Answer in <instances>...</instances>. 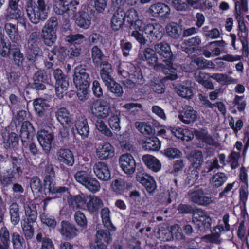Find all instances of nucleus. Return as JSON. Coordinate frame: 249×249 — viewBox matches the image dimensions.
<instances>
[{
	"instance_id": "f257e3e1",
	"label": "nucleus",
	"mask_w": 249,
	"mask_h": 249,
	"mask_svg": "<svg viewBox=\"0 0 249 249\" xmlns=\"http://www.w3.org/2000/svg\"><path fill=\"white\" fill-rule=\"evenodd\" d=\"M154 48L156 53L163 59L162 63H157L154 66V70L168 75L166 77L167 79H177L178 76L174 72L175 69L173 66L174 57L170 45L166 42H160L155 44Z\"/></svg>"
},
{
	"instance_id": "f03ea898",
	"label": "nucleus",
	"mask_w": 249,
	"mask_h": 249,
	"mask_svg": "<svg viewBox=\"0 0 249 249\" xmlns=\"http://www.w3.org/2000/svg\"><path fill=\"white\" fill-rule=\"evenodd\" d=\"M27 16L34 24L45 20L48 17L49 7L45 0H37L36 3L28 4L26 8Z\"/></svg>"
},
{
	"instance_id": "7ed1b4c3",
	"label": "nucleus",
	"mask_w": 249,
	"mask_h": 249,
	"mask_svg": "<svg viewBox=\"0 0 249 249\" xmlns=\"http://www.w3.org/2000/svg\"><path fill=\"white\" fill-rule=\"evenodd\" d=\"M42 194L53 198H58L62 195H70V188L68 186H56L55 179L43 180Z\"/></svg>"
},
{
	"instance_id": "20e7f679",
	"label": "nucleus",
	"mask_w": 249,
	"mask_h": 249,
	"mask_svg": "<svg viewBox=\"0 0 249 249\" xmlns=\"http://www.w3.org/2000/svg\"><path fill=\"white\" fill-rule=\"evenodd\" d=\"M57 26L58 20L54 17L50 18L45 23L41 31V37L46 45L51 46L55 43Z\"/></svg>"
},
{
	"instance_id": "39448f33",
	"label": "nucleus",
	"mask_w": 249,
	"mask_h": 249,
	"mask_svg": "<svg viewBox=\"0 0 249 249\" xmlns=\"http://www.w3.org/2000/svg\"><path fill=\"white\" fill-rule=\"evenodd\" d=\"M73 80L75 86L79 92L82 93L87 92L89 85L90 78L81 65L75 68Z\"/></svg>"
},
{
	"instance_id": "423d86ee",
	"label": "nucleus",
	"mask_w": 249,
	"mask_h": 249,
	"mask_svg": "<svg viewBox=\"0 0 249 249\" xmlns=\"http://www.w3.org/2000/svg\"><path fill=\"white\" fill-rule=\"evenodd\" d=\"M193 222L197 225L198 230L204 232L211 229L212 219L205 211L197 209L194 213Z\"/></svg>"
},
{
	"instance_id": "0eeeda50",
	"label": "nucleus",
	"mask_w": 249,
	"mask_h": 249,
	"mask_svg": "<svg viewBox=\"0 0 249 249\" xmlns=\"http://www.w3.org/2000/svg\"><path fill=\"white\" fill-rule=\"evenodd\" d=\"M119 166L122 170L126 174L132 175L135 171L136 168L140 170L142 169L141 165L136 163L135 160L132 155L129 153L122 155L119 159Z\"/></svg>"
},
{
	"instance_id": "6e6552de",
	"label": "nucleus",
	"mask_w": 249,
	"mask_h": 249,
	"mask_svg": "<svg viewBox=\"0 0 249 249\" xmlns=\"http://www.w3.org/2000/svg\"><path fill=\"white\" fill-rule=\"evenodd\" d=\"M188 159L193 168L191 173H189V177L196 180L198 178L199 172L197 170L200 168L203 162L202 152L201 151L195 150L188 155Z\"/></svg>"
},
{
	"instance_id": "1a4fd4ad",
	"label": "nucleus",
	"mask_w": 249,
	"mask_h": 249,
	"mask_svg": "<svg viewBox=\"0 0 249 249\" xmlns=\"http://www.w3.org/2000/svg\"><path fill=\"white\" fill-rule=\"evenodd\" d=\"M7 157L11 165L9 169L15 172L18 176L20 175L23 172L26 162L24 156L16 152H11L7 155Z\"/></svg>"
},
{
	"instance_id": "9d476101",
	"label": "nucleus",
	"mask_w": 249,
	"mask_h": 249,
	"mask_svg": "<svg viewBox=\"0 0 249 249\" xmlns=\"http://www.w3.org/2000/svg\"><path fill=\"white\" fill-rule=\"evenodd\" d=\"M92 113L98 118H107L112 112L110 105L104 100L94 101L91 106Z\"/></svg>"
},
{
	"instance_id": "9b49d317",
	"label": "nucleus",
	"mask_w": 249,
	"mask_h": 249,
	"mask_svg": "<svg viewBox=\"0 0 249 249\" xmlns=\"http://www.w3.org/2000/svg\"><path fill=\"white\" fill-rule=\"evenodd\" d=\"M112 238L110 231L107 230L97 231L95 242L90 245L91 249H108L107 246L111 242Z\"/></svg>"
},
{
	"instance_id": "f8f14e48",
	"label": "nucleus",
	"mask_w": 249,
	"mask_h": 249,
	"mask_svg": "<svg viewBox=\"0 0 249 249\" xmlns=\"http://www.w3.org/2000/svg\"><path fill=\"white\" fill-rule=\"evenodd\" d=\"M136 179L144 187L146 191L150 194H153L157 188L156 182L154 178L144 173L143 169L139 171V174H137Z\"/></svg>"
},
{
	"instance_id": "ddd939ff",
	"label": "nucleus",
	"mask_w": 249,
	"mask_h": 249,
	"mask_svg": "<svg viewBox=\"0 0 249 249\" xmlns=\"http://www.w3.org/2000/svg\"><path fill=\"white\" fill-rule=\"evenodd\" d=\"M38 142L45 153L48 154L52 148V143L54 139L53 134L44 129L40 130L37 133Z\"/></svg>"
},
{
	"instance_id": "4468645a",
	"label": "nucleus",
	"mask_w": 249,
	"mask_h": 249,
	"mask_svg": "<svg viewBox=\"0 0 249 249\" xmlns=\"http://www.w3.org/2000/svg\"><path fill=\"white\" fill-rule=\"evenodd\" d=\"M2 144L6 150H12L13 152L18 149L19 145V136L15 132H11L7 133H2Z\"/></svg>"
},
{
	"instance_id": "2eb2a0df",
	"label": "nucleus",
	"mask_w": 249,
	"mask_h": 249,
	"mask_svg": "<svg viewBox=\"0 0 249 249\" xmlns=\"http://www.w3.org/2000/svg\"><path fill=\"white\" fill-rule=\"evenodd\" d=\"M191 201L198 205L206 206L213 202L212 197L205 196L202 189L195 190L189 194Z\"/></svg>"
},
{
	"instance_id": "dca6fc26",
	"label": "nucleus",
	"mask_w": 249,
	"mask_h": 249,
	"mask_svg": "<svg viewBox=\"0 0 249 249\" xmlns=\"http://www.w3.org/2000/svg\"><path fill=\"white\" fill-rule=\"evenodd\" d=\"M93 169L96 176L100 180L107 181L111 179V172L107 163L101 161L96 162Z\"/></svg>"
},
{
	"instance_id": "f3484780",
	"label": "nucleus",
	"mask_w": 249,
	"mask_h": 249,
	"mask_svg": "<svg viewBox=\"0 0 249 249\" xmlns=\"http://www.w3.org/2000/svg\"><path fill=\"white\" fill-rule=\"evenodd\" d=\"M163 27L159 23L148 24L144 28V33L151 41L160 39L162 36Z\"/></svg>"
},
{
	"instance_id": "a211bd4d",
	"label": "nucleus",
	"mask_w": 249,
	"mask_h": 249,
	"mask_svg": "<svg viewBox=\"0 0 249 249\" xmlns=\"http://www.w3.org/2000/svg\"><path fill=\"white\" fill-rule=\"evenodd\" d=\"M17 175L8 169L0 172V186L2 192L8 190L9 186L13 184Z\"/></svg>"
},
{
	"instance_id": "6ab92c4d",
	"label": "nucleus",
	"mask_w": 249,
	"mask_h": 249,
	"mask_svg": "<svg viewBox=\"0 0 249 249\" xmlns=\"http://www.w3.org/2000/svg\"><path fill=\"white\" fill-rule=\"evenodd\" d=\"M97 157L101 160H107L113 158L115 155L113 146L108 142L98 145L96 151Z\"/></svg>"
},
{
	"instance_id": "aec40b11",
	"label": "nucleus",
	"mask_w": 249,
	"mask_h": 249,
	"mask_svg": "<svg viewBox=\"0 0 249 249\" xmlns=\"http://www.w3.org/2000/svg\"><path fill=\"white\" fill-rule=\"evenodd\" d=\"M147 12L153 17H167L170 14V8L166 4L157 3L151 5Z\"/></svg>"
},
{
	"instance_id": "412c9836",
	"label": "nucleus",
	"mask_w": 249,
	"mask_h": 249,
	"mask_svg": "<svg viewBox=\"0 0 249 249\" xmlns=\"http://www.w3.org/2000/svg\"><path fill=\"white\" fill-rule=\"evenodd\" d=\"M60 233L67 239H72L76 237L79 231L74 225L68 221L63 220L61 223Z\"/></svg>"
},
{
	"instance_id": "4be33fe9",
	"label": "nucleus",
	"mask_w": 249,
	"mask_h": 249,
	"mask_svg": "<svg viewBox=\"0 0 249 249\" xmlns=\"http://www.w3.org/2000/svg\"><path fill=\"white\" fill-rule=\"evenodd\" d=\"M142 146L145 151H158L161 147V142L157 137H146L142 140Z\"/></svg>"
},
{
	"instance_id": "5701e85b",
	"label": "nucleus",
	"mask_w": 249,
	"mask_h": 249,
	"mask_svg": "<svg viewBox=\"0 0 249 249\" xmlns=\"http://www.w3.org/2000/svg\"><path fill=\"white\" fill-rule=\"evenodd\" d=\"M57 160L63 164L72 166L74 163L73 153L69 149L61 148L56 153Z\"/></svg>"
},
{
	"instance_id": "b1692460",
	"label": "nucleus",
	"mask_w": 249,
	"mask_h": 249,
	"mask_svg": "<svg viewBox=\"0 0 249 249\" xmlns=\"http://www.w3.org/2000/svg\"><path fill=\"white\" fill-rule=\"evenodd\" d=\"M127 79L124 84L130 88L135 86V84H141L143 83L144 79L142 72L139 68L135 67V69H132Z\"/></svg>"
},
{
	"instance_id": "393cba45",
	"label": "nucleus",
	"mask_w": 249,
	"mask_h": 249,
	"mask_svg": "<svg viewBox=\"0 0 249 249\" xmlns=\"http://www.w3.org/2000/svg\"><path fill=\"white\" fill-rule=\"evenodd\" d=\"M87 11L82 10L79 12L75 20V23L80 28L85 29H88L91 24V19L92 15L89 13L88 9Z\"/></svg>"
},
{
	"instance_id": "a878e982",
	"label": "nucleus",
	"mask_w": 249,
	"mask_h": 249,
	"mask_svg": "<svg viewBox=\"0 0 249 249\" xmlns=\"http://www.w3.org/2000/svg\"><path fill=\"white\" fill-rule=\"evenodd\" d=\"M74 126L77 133L81 136V139H85L89 135V128L87 119L85 116L80 117L75 120Z\"/></svg>"
},
{
	"instance_id": "bb28decb",
	"label": "nucleus",
	"mask_w": 249,
	"mask_h": 249,
	"mask_svg": "<svg viewBox=\"0 0 249 249\" xmlns=\"http://www.w3.org/2000/svg\"><path fill=\"white\" fill-rule=\"evenodd\" d=\"M125 18V11L121 8H118L112 17L111 26L112 29L118 31L122 28L124 24Z\"/></svg>"
},
{
	"instance_id": "cd10ccee",
	"label": "nucleus",
	"mask_w": 249,
	"mask_h": 249,
	"mask_svg": "<svg viewBox=\"0 0 249 249\" xmlns=\"http://www.w3.org/2000/svg\"><path fill=\"white\" fill-rule=\"evenodd\" d=\"M139 58L142 61H145L151 66H154L158 63V58L155 49L150 48H145L139 54Z\"/></svg>"
},
{
	"instance_id": "c85d7f7f",
	"label": "nucleus",
	"mask_w": 249,
	"mask_h": 249,
	"mask_svg": "<svg viewBox=\"0 0 249 249\" xmlns=\"http://www.w3.org/2000/svg\"><path fill=\"white\" fill-rule=\"evenodd\" d=\"M160 124L154 119L147 122H142L139 123L137 128L139 131L143 134H155V128L159 127Z\"/></svg>"
},
{
	"instance_id": "c756f323",
	"label": "nucleus",
	"mask_w": 249,
	"mask_h": 249,
	"mask_svg": "<svg viewBox=\"0 0 249 249\" xmlns=\"http://www.w3.org/2000/svg\"><path fill=\"white\" fill-rule=\"evenodd\" d=\"M229 219V214L227 213L224 215L222 220H218L217 225L213 230V231L215 232L214 236L215 237H219L221 233H225L230 231Z\"/></svg>"
},
{
	"instance_id": "7c9ffc66",
	"label": "nucleus",
	"mask_w": 249,
	"mask_h": 249,
	"mask_svg": "<svg viewBox=\"0 0 249 249\" xmlns=\"http://www.w3.org/2000/svg\"><path fill=\"white\" fill-rule=\"evenodd\" d=\"M142 160L147 168L153 171L157 172L161 169V163L155 156L148 154L144 155Z\"/></svg>"
},
{
	"instance_id": "2f4dec72",
	"label": "nucleus",
	"mask_w": 249,
	"mask_h": 249,
	"mask_svg": "<svg viewBox=\"0 0 249 249\" xmlns=\"http://www.w3.org/2000/svg\"><path fill=\"white\" fill-rule=\"evenodd\" d=\"M171 132L178 139L182 141L189 142L194 138L192 131L188 128L182 127L172 128Z\"/></svg>"
},
{
	"instance_id": "473e14b6",
	"label": "nucleus",
	"mask_w": 249,
	"mask_h": 249,
	"mask_svg": "<svg viewBox=\"0 0 249 249\" xmlns=\"http://www.w3.org/2000/svg\"><path fill=\"white\" fill-rule=\"evenodd\" d=\"M197 112L191 106H187L182 114L179 115L180 120L184 124L194 123L197 119Z\"/></svg>"
},
{
	"instance_id": "72a5a7b5",
	"label": "nucleus",
	"mask_w": 249,
	"mask_h": 249,
	"mask_svg": "<svg viewBox=\"0 0 249 249\" xmlns=\"http://www.w3.org/2000/svg\"><path fill=\"white\" fill-rule=\"evenodd\" d=\"M103 205V202L100 198L94 196H89L85 206L89 213L97 214Z\"/></svg>"
},
{
	"instance_id": "f704fd0d",
	"label": "nucleus",
	"mask_w": 249,
	"mask_h": 249,
	"mask_svg": "<svg viewBox=\"0 0 249 249\" xmlns=\"http://www.w3.org/2000/svg\"><path fill=\"white\" fill-rule=\"evenodd\" d=\"M56 117L59 122L63 126H70L72 118L70 112L65 107L59 108L56 112Z\"/></svg>"
},
{
	"instance_id": "c9c22d12",
	"label": "nucleus",
	"mask_w": 249,
	"mask_h": 249,
	"mask_svg": "<svg viewBox=\"0 0 249 249\" xmlns=\"http://www.w3.org/2000/svg\"><path fill=\"white\" fill-rule=\"evenodd\" d=\"M89 199V196L84 194L72 196L68 200L69 205L77 208H83L85 207L87 201Z\"/></svg>"
},
{
	"instance_id": "e433bc0d",
	"label": "nucleus",
	"mask_w": 249,
	"mask_h": 249,
	"mask_svg": "<svg viewBox=\"0 0 249 249\" xmlns=\"http://www.w3.org/2000/svg\"><path fill=\"white\" fill-rule=\"evenodd\" d=\"M178 228L177 231L175 233L176 238L178 240H185L186 236H190L193 232L192 226L188 224H185L182 228L180 227L178 225H175L171 227L173 228Z\"/></svg>"
},
{
	"instance_id": "4c0bfd02",
	"label": "nucleus",
	"mask_w": 249,
	"mask_h": 249,
	"mask_svg": "<svg viewBox=\"0 0 249 249\" xmlns=\"http://www.w3.org/2000/svg\"><path fill=\"white\" fill-rule=\"evenodd\" d=\"M100 76L105 85L111 81L113 78L111 76L112 69L111 64L107 61H103L101 63Z\"/></svg>"
},
{
	"instance_id": "58836bf2",
	"label": "nucleus",
	"mask_w": 249,
	"mask_h": 249,
	"mask_svg": "<svg viewBox=\"0 0 249 249\" xmlns=\"http://www.w3.org/2000/svg\"><path fill=\"white\" fill-rule=\"evenodd\" d=\"M101 217L103 225L107 228V231H114L116 227L113 225L110 218V211L108 208L104 207L101 211Z\"/></svg>"
},
{
	"instance_id": "ea45409f",
	"label": "nucleus",
	"mask_w": 249,
	"mask_h": 249,
	"mask_svg": "<svg viewBox=\"0 0 249 249\" xmlns=\"http://www.w3.org/2000/svg\"><path fill=\"white\" fill-rule=\"evenodd\" d=\"M175 89L177 93H193L196 92V86L194 83L187 81L182 84H177Z\"/></svg>"
},
{
	"instance_id": "a19ab883",
	"label": "nucleus",
	"mask_w": 249,
	"mask_h": 249,
	"mask_svg": "<svg viewBox=\"0 0 249 249\" xmlns=\"http://www.w3.org/2000/svg\"><path fill=\"white\" fill-rule=\"evenodd\" d=\"M36 114L40 117H44L50 106L46 103V100L42 98L36 99L33 103Z\"/></svg>"
},
{
	"instance_id": "79ce46f5",
	"label": "nucleus",
	"mask_w": 249,
	"mask_h": 249,
	"mask_svg": "<svg viewBox=\"0 0 249 249\" xmlns=\"http://www.w3.org/2000/svg\"><path fill=\"white\" fill-rule=\"evenodd\" d=\"M19 137L21 139L33 138L35 134V129L32 124L28 121H24L21 124Z\"/></svg>"
},
{
	"instance_id": "37998d69",
	"label": "nucleus",
	"mask_w": 249,
	"mask_h": 249,
	"mask_svg": "<svg viewBox=\"0 0 249 249\" xmlns=\"http://www.w3.org/2000/svg\"><path fill=\"white\" fill-rule=\"evenodd\" d=\"M195 135L197 140L201 141L208 145H214V140L211 135L208 134V132L206 128L195 130Z\"/></svg>"
},
{
	"instance_id": "c03bdc74",
	"label": "nucleus",
	"mask_w": 249,
	"mask_h": 249,
	"mask_svg": "<svg viewBox=\"0 0 249 249\" xmlns=\"http://www.w3.org/2000/svg\"><path fill=\"white\" fill-rule=\"evenodd\" d=\"M135 69V66L130 62H122L117 66V73L121 78H128L131 69Z\"/></svg>"
},
{
	"instance_id": "a18cd8bd",
	"label": "nucleus",
	"mask_w": 249,
	"mask_h": 249,
	"mask_svg": "<svg viewBox=\"0 0 249 249\" xmlns=\"http://www.w3.org/2000/svg\"><path fill=\"white\" fill-rule=\"evenodd\" d=\"M4 28L6 34L11 41L17 43L20 39V36L18 32V28L15 25L11 23H6Z\"/></svg>"
},
{
	"instance_id": "49530a36",
	"label": "nucleus",
	"mask_w": 249,
	"mask_h": 249,
	"mask_svg": "<svg viewBox=\"0 0 249 249\" xmlns=\"http://www.w3.org/2000/svg\"><path fill=\"white\" fill-rule=\"evenodd\" d=\"M125 181L121 178H117L111 183L113 191L117 195H124L128 190V185L125 186Z\"/></svg>"
},
{
	"instance_id": "de8ad7c7",
	"label": "nucleus",
	"mask_w": 249,
	"mask_h": 249,
	"mask_svg": "<svg viewBox=\"0 0 249 249\" xmlns=\"http://www.w3.org/2000/svg\"><path fill=\"white\" fill-rule=\"evenodd\" d=\"M33 80L34 83L33 85V89L36 90H44L45 86L42 83L45 80L44 72L42 71H38L34 75Z\"/></svg>"
},
{
	"instance_id": "09e8293b",
	"label": "nucleus",
	"mask_w": 249,
	"mask_h": 249,
	"mask_svg": "<svg viewBox=\"0 0 249 249\" xmlns=\"http://www.w3.org/2000/svg\"><path fill=\"white\" fill-rule=\"evenodd\" d=\"M178 196V193L175 189L171 188L167 192H164L160 196V202L162 204H169L173 200H176Z\"/></svg>"
},
{
	"instance_id": "8fccbe9b",
	"label": "nucleus",
	"mask_w": 249,
	"mask_h": 249,
	"mask_svg": "<svg viewBox=\"0 0 249 249\" xmlns=\"http://www.w3.org/2000/svg\"><path fill=\"white\" fill-rule=\"evenodd\" d=\"M187 2L194 8L201 11H205L212 7L211 2L209 0H187Z\"/></svg>"
},
{
	"instance_id": "3c124183",
	"label": "nucleus",
	"mask_w": 249,
	"mask_h": 249,
	"mask_svg": "<svg viewBox=\"0 0 249 249\" xmlns=\"http://www.w3.org/2000/svg\"><path fill=\"white\" fill-rule=\"evenodd\" d=\"M22 148L24 150H29L30 153L35 156L38 153V150L33 138L21 139Z\"/></svg>"
},
{
	"instance_id": "603ef678",
	"label": "nucleus",
	"mask_w": 249,
	"mask_h": 249,
	"mask_svg": "<svg viewBox=\"0 0 249 249\" xmlns=\"http://www.w3.org/2000/svg\"><path fill=\"white\" fill-rule=\"evenodd\" d=\"M228 179L227 175L223 172H218L210 179L212 185L216 188L222 186Z\"/></svg>"
},
{
	"instance_id": "864d4df0",
	"label": "nucleus",
	"mask_w": 249,
	"mask_h": 249,
	"mask_svg": "<svg viewBox=\"0 0 249 249\" xmlns=\"http://www.w3.org/2000/svg\"><path fill=\"white\" fill-rule=\"evenodd\" d=\"M245 107V103L243 100V98L236 95L231 106L230 107L229 110L231 113L236 114L237 110L242 111L244 109Z\"/></svg>"
},
{
	"instance_id": "5fc2aeb1",
	"label": "nucleus",
	"mask_w": 249,
	"mask_h": 249,
	"mask_svg": "<svg viewBox=\"0 0 249 249\" xmlns=\"http://www.w3.org/2000/svg\"><path fill=\"white\" fill-rule=\"evenodd\" d=\"M9 213L12 223L16 225L20 221L19 206L17 203L13 202L10 205Z\"/></svg>"
},
{
	"instance_id": "6e6d98bb",
	"label": "nucleus",
	"mask_w": 249,
	"mask_h": 249,
	"mask_svg": "<svg viewBox=\"0 0 249 249\" xmlns=\"http://www.w3.org/2000/svg\"><path fill=\"white\" fill-rule=\"evenodd\" d=\"M120 145L124 151H132L133 145L131 143L130 137L127 134H123L119 138Z\"/></svg>"
},
{
	"instance_id": "4d7b16f0",
	"label": "nucleus",
	"mask_w": 249,
	"mask_h": 249,
	"mask_svg": "<svg viewBox=\"0 0 249 249\" xmlns=\"http://www.w3.org/2000/svg\"><path fill=\"white\" fill-rule=\"evenodd\" d=\"M25 213L26 218H25L22 223H28L33 224L36 221L37 213L36 209H32L31 207H27L25 209Z\"/></svg>"
},
{
	"instance_id": "13d9d810",
	"label": "nucleus",
	"mask_w": 249,
	"mask_h": 249,
	"mask_svg": "<svg viewBox=\"0 0 249 249\" xmlns=\"http://www.w3.org/2000/svg\"><path fill=\"white\" fill-rule=\"evenodd\" d=\"M95 126L98 130L105 136L111 137L113 136V133L111 130L101 119L98 118L95 122Z\"/></svg>"
},
{
	"instance_id": "bf43d9fd",
	"label": "nucleus",
	"mask_w": 249,
	"mask_h": 249,
	"mask_svg": "<svg viewBox=\"0 0 249 249\" xmlns=\"http://www.w3.org/2000/svg\"><path fill=\"white\" fill-rule=\"evenodd\" d=\"M92 193H96L100 189V184L97 179L92 175L84 186Z\"/></svg>"
},
{
	"instance_id": "052dcab7",
	"label": "nucleus",
	"mask_w": 249,
	"mask_h": 249,
	"mask_svg": "<svg viewBox=\"0 0 249 249\" xmlns=\"http://www.w3.org/2000/svg\"><path fill=\"white\" fill-rule=\"evenodd\" d=\"M43 180L55 179L56 177L54 168L52 164L47 163L42 172Z\"/></svg>"
},
{
	"instance_id": "680f3d73",
	"label": "nucleus",
	"mask_w": 249,
	"mask_h": 249,
	"mask_svg": "<svg viewBox=\"0 0 249 249\" xmlns=\"http://www.w3.org/2000/svg\"><path fill=\"white\" fill-rule=\"evenodd\" d=\"M92 175L90 172L84 170H80L76 172L74 177L77 182L84 186L88 180Z\"/></svg>"
},
{
	"instance_id": "e2e57ef3",
	"label": "nucleus",
	"mask_w": 249,
	"mask_h": 249,
	"mask_svg": "<svg viewBox=\"0 0 249 249\" xmlns=\"http://www.w3.org/2000/svg\"><path fill=\"white\" fill-rule=\"evenodd\" d=\"M211 77L222 84H229L237 82L236 79L223 74L215 73L213 74Z\"/></svg>"
},
{
	"instance_id": "0e129e2a",
	"label": "nucleus",
	"mask_w": 249,
	"mask_h": 249,
	"mask_svg": "<svg viewBox=\"0 0 249 249\" xmlns=\"http://www.w3.org/2000/svg\"><path fill=\"white\" fill-rule=\"evenodd\" d=\"M240 157V153L234 151H232L228 156L227 162L230 164V166L232 169H235L239 166V159Z\"/></svg>"
},
{
	"instance_id": "69168bd1",
	"label": "nucleus",
	"mask_w": 249,
	"mask_h": 249,
	"mask_svg": "<svg viewBox=\"0 0 249 249\" xmlns=\"http://www.w3.org/2000/svg\"><path fill=\"white\" fill-rule=\"evenodd\" d=\"M12 242L15 249H22L25 245L24 238L18 232H14L11 236Z\"/></svg>"
},
{
	"instance_id": "338daca9",
	"label": "nucleus",
	"mask_w": 249,
	"mask_h": 249,
	"mask_svg": "<svg viewBox=\"0 0 249 249\" xmlns=\"http://www.w3.org/2000/svg\"><path fill=\"white\" fill-rule=\"evenodd\" d=\"M74 220L77 225L82 229L87 227V219L85 214L80 211H76L74 215Z\"/></svg>"
},
{
	"instance_id": "774afa93",
	"label": "nucleus",
	"mask_w": 249,
	"mask_h": 249,
	"mask_svg": "<svg viewBox=\"0 0 249 249\" xmlns=\"http://www.w3.org/2000/svg\"><path fill=\"white\" fill-rule=\"evenodd\" d=\"M166 30L167 34L173 38H178L180 35L179 26L175 23H172L167 25Z\"/></svg>"
}]
</instances>
